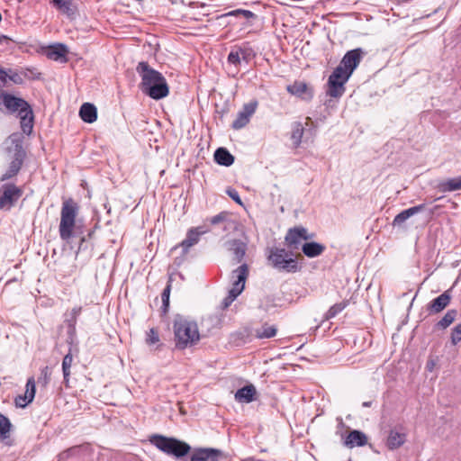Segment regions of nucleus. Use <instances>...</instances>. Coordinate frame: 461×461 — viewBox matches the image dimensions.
<instances>
[{"mask_svg":"<svg viewBox=\"0 0 461 461\" xmlns=\"http://www.w3.org/2000/svg\"><path fill=\"white\" fill-rule=\"evenodd\" d=\"M136 71L141 78L139 85L140 91L154 100H159L168 95L169 87L164 76L152 68L148 62L140 61Z\"/></svg>","mask_w":461,"mask_h":461,"instance_id":"1","label":"nucleus"},{"mask_svg":"<svg viewBox=\"0 0 461 461\" xmlns=\"http://www.w3.org/2000/svg\"><path fill=\"white\" fill-rule=\"evenodd\" d=\"M176 348L185 349L200 339L197 323L183 315H176L173 321Z\"/></svg>","mask_w":461,"mask_h":461,"instance_id":"2","label":"nucleus"},{"mask_svg":"<svg viewBox=\"0 0 461 461\" xmlns=\"http://www.w3.org/2000/svg\"><path fill=\"white\" fill-rule=\"evenodd\" d=\"M79 212L78 204L71 198L62 203L59 232L62 240H69L77 228V216Z\"/></svg>","mask_w":461,"mask_h":461,"instance_id":"3","label":"nucleus"},{"mask_svg":"<svg viewBox=\"0 0 461 461\" xmlns=\"http://www.w3.org/2000/svg\"><path fill=\"white\" fill-rule=\"evenodd\" d=\"M149 441L156 447L159 451L175 458L185 456L191 450V447L176 438L166 437L159 434H153L149 437Z\"/></svg>","mask_w":461,"mask_h":461,"instance_id":"4","label":"nucleus"},{"mask_svg":"<svg viewBox=\"0 0 461 461\" xmlns=\"http://www.w3.org/2000/svg\"><path fill=\"white\" fill-rule=\"evenodd\" d=\"M293 256L292 252H288L285 249L274 248L270 250L268 260L275 268L280 271L295 273L299 270V267Z\"/></svg>","mask_w":461,"mask_h":461,"instance_id":"5","label":"nucleus"},{"mask_svg":"<svg viewBox=\"0 0 461 461\" xmlns=\"http://www.w3.org/2000/svg\"><path fill=\"white\" fill-rule=\"evenodd\" d=\"M249 276V267L242 264L231 272L232 286L229 294L222 301L223 308H228L231 303L241 294L245 287V282Z\"/></svg>","mask_w":461,"mask_h":461,"instance_id":"6","label":"nucleus"},{"mask_svg":"<svg viewBox=\"0 0 461 461\" xmlns=\"http://www.w3.org/2000/svg\"><path fill=\"white\" fill-rule=\"evenodd\" d=\"M349 77L342 72L340 68H336L328 79L327 95L334 98L341 97L346 90L345 84Z\"/></svg>","mask_w":461,"mask_h":461,"instance_id":"7","label":"nucleus"},{"mask_svg":"<svg viewBox=\"0 0 461 461\" xmlns=\"http://www.w3.org/2000/svg\"><path fill=\"white\" fill-rule=\"evenodd\" d=\"M366 54V52L361 48L351 50L344 55L337 68H340L343 73L350 77Z\"/></svg>","mask_w":461,"mask_h":461,"instance_id":"8","label":"nucleus"},{"mask_svg":"<svg viewBox=\"0 0 461 461\" xmlns=\"http://www.w3.org/2000/svg\"><path fill=\"white\" fill-rule=\"evenodd\" d=\"M22 190L13 184H5L0 188V208L10 209L21 197Z\"/></svg>","mask_w":461,"mask_h":461,"instance_id":"9","label":"nucleus"},{"mask_svg":"<svg viewBox=\"0 0 461 461\" xmlns=\"http://www.w3.org/2000/svg\"><path fill=\"white\" fill-rule=\"evenodd\" d=\"M312 238V235L308 233L307 229L302 226H298L288 230L285 240L290 249H297L303 240H308Z\"/></svg>","mask_w":461,"mask_h":461,"instance_id":"10","label":"nucleus"},{"mask_svg":"<svg viewBox=\"0 0 461 461\" xmlns=\"http://www.w3.org/2000/svg\"><path fill=\"white\" fill-rule=\"evenodd\" d=\"M0 101L1 104L5 107V109L10 113H20L22 109L30 105L23 98L16 97L6 92H2L0 94Z\"/></svg>","mask_w":461,"mask_h":461,"instance_id":"11","label":"nucleus"},{"mask_svg":"<svg viewBox=\"0 0 461 461\" xmlns=\"http://www.w3.org/2000/svg\"><path fill=\"white\" fill-rule=\"evenodd\" d=\"M257 106V102L245 104L242 107V110L238 113L237 118L233 121L232 128L235 130H240L245 127L249 122L250 117L256 112Z\"/></svg>","mask_w":461,"mask_h":461,"instance_id":"12","label":"nucleus"},{"mask_svg":"<svg viewBox=\"0 0 461 461\" xmlns=\"http://www.w3.org/2000/svg\"><path fill=\"white\" fill-rule=\"evenodd\" d=\"M226 248L231 255V258L235 264L240 263L246 255L247 243L240 240H230L226 242Z\"/></svg>","mask_w":461,"mask_h":461,"instance_id":"13","label":"nucleus"},{"mask_svg":"<svg viewBox=\"0 0 461 461\" xmlns=\"http://www.w3.org/2000/svg\"><path fill=\"white\" fill-rule=\"evenodd\" d=\"M23 157L24 152L23 151L22 147L16 146V152L14 154V158L11 161L8 170L2 176V181L13 177L19 172L23 162Z\"/></svg>","mask_w":461,"mask_h":461,"instance_id":"14","label":"nucleus"},{"mask_svg":"<svg viewBox=\"0 0 461 461\" xmlns=\"http://www.w3.org/2000/svg\"><path fill=\"white\" fill-rule=\"evenodd\" d=\"M35 396V381L30 377L26 383V391L23 395H18L14 399L16 407L24 408L32 402Z\"/></svg>","mask_w":461,"mask_h":461,"instance_id":"15","label":"nucleus"},{"mask_svg":"<svg viewBox=\"0 0 461 461\" xmlns=\"http://www.w3.org/2000/svg\"><path fill=\"white\" fill-rule=\"evenodd\" d=\"M221 452L214 448H200L191 456L190 461H220Z\"/></svg>","mask_w":461,"mask_h":461,"instance_id":"16","label":"nucleus"},{"mask_svg":"<svg viewBox=\"0 0 461 461\" xmlns=\"http://www.w3.org/2000/svg\"><path fill=\"white\" fill-rule=\"evenodd\" d=\"M208 231L209 229L203 226L190 229L186 234V238L182 241L181 246L185 249L191 248L199 241L201 235Z\"/></svg>","mask_w":461,"mask_h":461,"instance_id":"17","label":"nucleus"},{"mask_svg":"<svg viewBox=\"0 0 461 461\" xmlns=\"http://www.w3.org/2000/svg\"><path fill=\"white\" fill-rule=\"evenodd\" d=\"M367 443L366 435L360 430H351L344 440V445L349 448L363 447Z\"/></svg>","mask_w":461,"mask_h":461,"instance_id":"18","label":"nucleus"},{"mask_svg":"<svg viewBox=\"0 0 461 461\" xmlns=\"http://www.w3.org/2000/svg\"><path fill=\"white\" fill-rule=\"evenodd\" d=\"M21 128L23 133L31 134L33 128V113L31 106H27L19 113Z\"/></svg>","mask_w":461,"mask_h":461,"instance_id":"19","label":"nucleus"},{"mask_svg":"<svg viewBox=\"0 0 461 461\" xmlns=\"http://www.w3.org/2000/svg\"><path fill=\"white\" fill-rule=\"evenodd\" d=\"M286 90L293 95L304 99H311L312 92L307 84L302 81H295L294 84L287 86Z\"/></svg>","mask_w":461,"mask_h":461,"instance_id":"20","label":"nucleus"},{"mask_svg":"<svg viewBox=\"0 0 461 461\" xmlns=\"http://www.w3.org/2000/svg\"><path fill=\"white\" fill-rule=\"evenodd\" d=\"M451 301L450 290L445 291L437 298L433 299L429 306L430 312L438 313L443 311Z\"/></svg>","mask_w":461,"mask_h":461,"instance_id":"21","label":"nucleus"},{"mask_svg":"<svg viewBox=\"0 0 461 461\" xmlns=\"http://www.w3.org/2000/svg\"><path fill=\"white\" fill-rule=\"evenodd\" d=\"M53 6L70 20H75L78 15V9L75 2H52Z\"/></svg>","mask_w":461,"mask_h":461,"instance_id":"22","label":"nucleus"},{"mask_svg":"<svg viewBox=\"0 0 461 461\" xmlns=\"http://www.w3.org/2000/svg\"><path fill=\"white\" fill-rule=\"evenodd\" d=\"M425 209V203H421L411 208H408L406 210L402 211L400 213H398L393 221V226H400L402 225L406 220H408L410 217L422 212Z\"/></svg>","mask_w":461,"mask_h":461,"instance_id":"23","label":"nucleus"},{"mask_svg":"<svg viewBox=\"0 0 461 461\" xmlns=\"http://www.w3.org/2000/svg\"><path fill=\"white\" fill-rule=\"evenodd\" d=\"M68 50L67 47L64 44H56L53 46H50L46 50V55L49 59L52 60H61L66 61V56L68 54Z\"/></svg>","mask_w":461,"mask_h":461,"instance_id":"24","label":"nucleus"},{"mask_svg":"<svg viewBox=\"0 0 461 461\" xmlns=\"http://www.w3.org/2000/svg\"><path fill=\"white\" fill-rule=\"evenodd\" d=\"M406 441V434L391 429L386 440V446L389 449L393 450L399 448Z\"/></svg>","mask_w":461,"mask_h":461,"instance_id":"25","label":"nucleus"},{"mask_svg":"<svg viewBox=\"0 0 461 461\" xmlns=\"http://www.w3.org/2000/svg\"><path fill=\"white\" fill-rule=\"evenodd\" d=\"M79 115L85 122L92 123L97 119L96 107L93 104L85 103L80 107Z\"/></svg>","mask_w":461,"mask_h":461,"instance_id":"26","label":"nucleus"},{"mask_svg":"<svg viewBox=\"0 0 461 461\" xmlns=\"http://www.w3.org/2000/svg\"><path fill=\"white\" fill-rule=\"evenodd\" d=\"M256 394V388L249 384L239 389L235 393V400L240 402H251Z\"/></svg>","mask_w":461,"mask_h":461,"instance_id":"27","label":"nucleus"},{"mask_svg":"<svg viewBox=\"0 0 461 461\" xmlns=\"http://www.w3.org/2000/svg\"><path fill=\"white\" fill-rule=\"evenodd\" d=\"M303 254L308 258H315L321 255L325 250V246L318 242H306L302 246Z\"/></svg>","mask_w":461,"mask_h":461,"instance_id":"28","label":"nucleus"},{"mask_svg":"<svg viewBox=\"0 0 461 461\" xmlns=\"http://www.w3.org/2000/svg\"><path fill=\"white\" fill-rule=\"evenodd\" d=\"M214 159L219 165L225 167H230L234 162V157L224 148L216 149Z\"/></svg>","mask_w":461,"mask_h":461,"instance_id":"29","label":"nucleus"},{"mask_svg":"<svg viewBox=\"0 0 461 461\" xmlns=\"http://www.w3.org/2000/svg\"><path fill=\"white\" fill-rule=\"evenodd\" d=\"M441 192H453L461 190V176L442 181L438 185Z\"/></svg>","mask_w":461,"mask_h":461,"instance_id":"30","label":"nucleus"},{"mask_svg":"<svg viewBox=\"0 0 461 461\" xmlns=\"http://www.w3.org/2000/svg\"><path fill=\"white\" fill-rule=\"evenodd\" d=\"M82 307H74L69 312L65 314V323L68 325L69 334L75 333L77 317L80 315Z\"/></svg>","mask_w":461,"mask_h":461,"instance_id":"31","label":"nucleus"},{"mask_svg":"<svg viewBox=\"0 0 461 461\" xmlns=\"http://www.w3.org/2000/svg\"><path fill=\"white\" fill-rule=\"evenodd\" d=\"M277 329L275 325L264 323L260 328L255 330V336L258 339H270L276 335Z\"/></svg>","mask_w":461,"mask_h":461,"instance_id":"32","label":"nucleus"},{"mask_svg":"<svg viewBox=\"0 0 461 461\" xmlns=\"http://www.w3.org/2000/svg\"><path fill=\"white\" fill-rule=\"evenodd\" d=\"M303 132H304V128H303L302 122H294L291 139H292L293 144L295 148H297L301 144Z\"/></svg>","mask_w":461,"mask_h":461,"instance_id":"33","label":"nucleus"},{"mask_svg":"<svg viewBox=\"0 0 461 461\" xmlns=\"http://www.w3.org/2000/svg\"><path fill=\"white\" fill-rule=\"evenodd\" d=\"M12 427L10 420L0 413V440L9 438Z\"/></svg>","mask_w":461,"mask_h":461,"instance_id":"34","label":"nucleus"},{"mask_svg":"<svg viewBox=\"0 0 461 461\" xmlns=\"http://www.w3.org/2000/svg\"><path fill=\"white\" fill-rule=\"evenodd\" d=\"M457 312L456 310H449L446 312L443 318L438 322V326L441 329H446L453 323L456 317Z\"/></svg>","mask_w":461,"mask_h":461,"instance_id":"35","label":"nucleus"},{"mask_svg":"<svg viewBox=\"0 0 461 461\" xmlns=\"http://www.w3.org/2000/svg\"><path fill=\"white\" fill-rule=\"evenodd\" d=\"M73 362V356L71 352L69 351L63 358L62 360V371H63V376L66 383L68 381V377L70 375V367L72 366Z\"/></svg>","mask_w":461,"mask_h":461,"instance_id":"36","label":"nucleus"},{"mask_svg":"<svg viewBox=\"0 0 461 461\" xmlns=\"http://www.w3.org/2000/svg\"><path fill=\"white\" fill-rule=\"evenodd\" d=\"M145 342L149 346H152L159 342V335L156 329L151 328L147 331Z\"/></svg>","mask_w":461,"mask_h":461,"instance_id":"37","label":"nucleus"},{"mask_svg":"<svg viewBox=\"0 0 461 461\" xmlns=\"http://www.w3.org/2000/svg\"><path fill=\"white\" fill-rule=\"evenodd\" d=\"M346 307L345 303H339L332 305L326 313V319L334 318L338 313H339Z\"/></svg>","mask_w":461,"mask_h":461,"instance_id":"38","label":"nucleus"},{"mask_svg":"<svg viewBox=\"0 0 461 461\" xmlns=\"http://www.w3.org/2000/svg\"><path fill=\"white\" fill-rule=\"evenodd\" d=\"M51 371L49 366H44L41 370V375L38 378V382L42 385H47L50 381Z\"/></svg>","mask_w":461,"mask_h":461,"instance_id":"39","label":"nucleus"},{"mask_svg":"<svg viewBox=\"0 0 461 461\" xmlns=\"http://www.w3.org/2000/svg\"><path fill=\"white\" fill-rule=\"evenodd\" d=\"M240 52L237 49H233L228 55V62L238 66L240 64Z\"/></svg>","mask_w":461,"mask_h":461,"instance_id":"40","label":"nucleus"},{"mask_svg":"<svg viewBox=\"0 0 461 461\" xmlns=\"http://www.w3.org/2000/svg\"><path fill=\"white\" fill-rule=\"evenodd\" d=\"M461 341V323L456 325L451 333V343L456 345Z\"/></svg>","mask_w":461,"mask_h":461,"instance_id":"41","label":"nucleus"},{"mask_svg":"<svg viewBox=\"0 0 461 461\" xmlns=\"http://www.w3.org/2000/svg\"><path fill=\"white\" fill-rule=\"evenodd\" d=\"M170 291H171V285H170V283H168L167 285L166 286V288L164 289V291L162 292V294H161L163 307L165 308V310L169 305Z\"/></svg>","mask_w":461,"mask_h":461,"instance_id":"42","label":"nucleus"},{"mask_svg":"<svg viewBox=\"0 0 461 461\" xmlns=\"http://www.w3.org/2000/svg\"><path fill=\"white\" fill-rule=\"evenodd\" d=\"M228 215H229V213L227 212H221L219 214L210 218L209 221L211 224L216 225V224H219V223L224 221L227 219Z\"/></svg>","mask_w":461,"mask_h":461,"instance_id":"43","label":"nucleus"},{"mask_svg":"<svg viewBox=\"0 0 461 461\" xmlns=\"http://www.w3.org/2000/svg\"><path fill=\"white\" fill-rule=\"evenodd\" d=\"M226 193L228 194V195L233 200L235 201L237 203L239 204H242V202H241V199L240 197V194L239 193L235 190V189H232V188H230L226 191Z\"/></svg>","mask_w":461,"mask_h":461,"instance_id":"44","label":"nucleus"},{"mask_svg":"<svg viewBox=\"0 0 461 461\" xmlns=\"http://www.w3.org/2000/svg\"><path fill=\"white\" fill-rule=\"evenodd\" d=\"M230 15H237V14H242L244 15L246 18H249V17H252L254 14L250 12V11H247V10H236V11H233V12H230L229 13Z\"/></svg>","mask_w":461,"mask_h":461,"instance_id":"45","label":"nucleus"},{"mask_svg":"<svg viewBox=\"0 0 461 461\" xmlns=\"http://www.w3.org/2000/svg\"><path fill=\"white\" fill-rule=\"evenodd\" d=\"M237 50H238V51L240 52V59H242L244 60H248V58L249 56V50L242 49V48H238Z\"/></svg>","mask_w":461,"mask_h":461,"instance_id":"46","label":"nucleus"},{"mask_svg":"<svg viewBox=\"0 0 461 461\" xmlns=\"http://www.w3.org/2000/svg\"><path fill=\"white\" fill-rule=\"evenodd\" d=\"M7 78H9L11 81L14 82L15 84L22 83V77L17 73H14L13 75L8 76Z\"/></svg>","mask_w":461,"mask_h":461,"instance_id":"47","label":"nucleus"},{"mask_svg":"<svg viewBox=\"0 0 461 461\" xmlns=\"http://www.w3.org/2000/svg\"><path fill=\"white\" fill-rule=\"evenodd\" d=\"M7 77H8V75L5 72V70L3 68H0V80L3 81L4 83H6Z\"/></svg>","mask_w":461,"mask_h":461,"instance_id":"48","label":"nucleus"},{"mask_svg":"<svg viewBox=\"0 0 461 461\" xmlns=\"http://www.w3.org/2000/svg\"><path fill=\"white\" fill-rule=\"evenodd\" d=\"M59 458H60V459H66V458H68V457L69 456V450L65 451V452H63V453L59 454Z\"/></svg>","mask_w":461,"mask_h":461,"instance_id":"49","label":"nucleus"},{"mask_svg":"<svg viewBox=\"0 0 461 461\" xmlns=\"http://www.w3.org/2000/svg\"><path fill=\"white\" fill-rule=\"evenodd\" d=\"M9 38L5 35H1L0 36V43H4L5 41H8Z\"/></svg>","mask_w":461,"mask_h":461,"instance_id":"50","label":"nucleus"},{"mask_svg":"<svg viewBox=\"0 0 461 461\" xmlns=\"http://www.w3.org/2000/svg\"><path fill=\"white\" fill-rule=\"evenodd\" d=\"M433 366H434V363H433V362H428V363H427V368H428L429 370H430V371H431V370H432V368H433Z\"/></svg>","mask_w":461,"mask_h":461,"instance_id":"51","label":"nucleus"},{"mask_svg":"<svg viewBox=\"0 0 461 461\" xmlns=\"http://www.w3.org/2000/svg\"><path fill=\"white\" fill-rule=\"evenodd\" d=\"M363 407H370L371 406V402H364L362 403Z\"/></svg>","mask_w":461,"mask_h":461,"instance_id":"52","label":"nucleus"}]
</instances>
